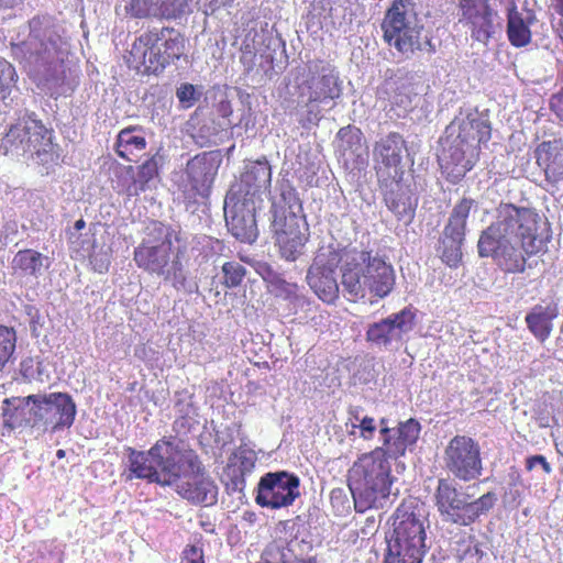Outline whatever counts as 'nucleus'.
I'll return each instance as SVG.
<instances>
[{
  "label": "nucleus",
  "mask_w": 563,
  "mask_h": 563,
  "mask_svg": "<svg viewBox=\"0 0 563 563\" xmlns=\"http://www.w3.org/2000/svg\"><path fill=\"white\" fill-rule=\"evenodd\" d=\"M384 190V201L398 220L409 221L415 214L416 203L401 179L391 180L388 185L379 184Z\"/></svg>",
  "instance_id": "nucleus-29"
},
{
  "label": "nucleus",
  "mask_w": 563,
  "mask_h": 563,
  "mask_svg": "<svg viewBox=\"0 0 563 563\" xmlns=\"http://www.w3.org/2000/svg\"><path fill=\"white\" fill-rule=\"evenodd\" d=\"M128 479H145L162 487H173L195 505L211 506L218 499V486L199 455L183 449L173 437H163L147 451L128 448Z\"/></svg>",
  "instance_id": "nucleus-1"
},
{
  "label": "nucleus",
  "mask_w": 563,
  "mask_h": 563,
  "mask_svg": "<svg viewBox=\"0 0 563 563\" xmlns=\"http://www.w3.org/2000/svg\"><path fill=\"white\" fill-rule=\"evenodd\" d=\"M445 470L461 482L477 479L483 472L481 446L468 435H454L443 451Z\"/></svg>",
  "instance_id": "nucleus-13"
},
{
  "label": "nucleus",
  "mask_w": 563,
  "mask_h": 563,
  "mask_svg": "<svg viewBox=\"0 0 563 563\" xmlns=\"http://www.w3.org/2000/svg\"><path fill=\"white\" fill-rule=\"evenodd\" d=\"M271 186L272 167L263 157L245 166L239 181L231 186L227 195L261 205L263 195L271 192Z\"/></svg>",
  "instance_id": "nucleus-16"
},
{
  "label": "nucleus",
  "mask_w": 563,
  "mask_h": 563,
  "mask_svg": "<svg viewBox=\"0 0 563 563\" xmlns=\"http://www.w3.org/2000/svg\"><path fill=\"white\" fill-rule=\"evenodd\" d=\"M550 238L534 209L500 203L497 220L479 235L477 251L481 257H492L503 273L522 274L528 258L545 252Z\"/></svg>",
  "instance_id": "nucleus-2"
},
{
  "label": "nucleus",
  "mask_w": 563,
  "mask_h": 563,
  "mask_svg": "<svg viewBox=\"0 0 563 563\" xmlns=\"http://www.w3.org/2000/svg\"><path fill=\"white\" fill-rule=\"evenodd\" d=\"M479 157L475 147L467 148L453 139L443 145L438 162L445 180L456 185L474 168Z\"/></svg>",
  "instance_id": "nucleus-19"
},
{
  "label": "nucleus",
  "mask_w": 563,
  "mask_h": 563,
  "mask_svg": "<svg viewBox=\"0 0 563 563\" xmlns=\"http://www.w3.org/2000/svg\"><path fill=\"white\" fill-rule=\"evenodd\" d=\"M45 260H47L46 256L33 249L20 250L13 257L12 268L24 276L36 278L42 274Z\"/></svg>",
  "instance_id": "nucleus-34"
},
{
  "label": "nucleus",
  "mask_w": 563,
  "mask_h": 563,
  "mask_svg": "<svg viewBox=\"0 0 563 563\" xmlns=\"http://www.w3.org/2000/svg\"><path fill=\"white\" fill-rule=\"evenodd\" d=\"M423 558L387 548L383 563H422Z\"/></svg>",
  "instance_id": "nucleus-45"
},
{
  "label": "nucleus",
  "mask_w": 563,
  "mask_h": 563,
  "mask_svg": "<svg viewBox=\"0 0 563 563\" xmlns=\"http://www.w3.org/2000/svg\"><path fill=\"white\" fill-rule=\"evenodd\" d=\"M299 487L297 475L285 471L269 472L257 484L255 501L269 509L288 507L300 496Z\"/></svg>",
  "instance_id": "nucleus-14"
},
{
  "label": "nucleus",
  "mask_w": 563,
  "mask_h": 563,
  "mask_svg": "<svg viewBox=\"0 0 563 563\" xmlns=\"http://www.w3.org/2000/svg\"><path fill=\"white\" fill-rule=\"evenodd\" d=\"M412 8L411 0H394L380 23L384 41L406 58L422 49L423 25L410 19Z\"/></svg>",
  "instance_id": "nucleus-9"
},
{
  "label": "nucleus",
  "mask_w": 563,
  "mask_h": 563,
  "mask_svg": "<svg viewBox=\"0 0 563 563\" xmlns=\"http://www.w3.org/2000/svg\"><path fill=\"white\" fill-rule=\"evenodd\" d=\"M411 104L410 96L405 92L402 89H397L391 99V110L395 108H402L407 110Z\"/></svg>",
  "instance_id": "nucleus-49"
},
{
  "label": "nucleus",
  "mask_w": 563,
  "mask_h": 563,
  "mask_svg": "<svg viewBox=\"0 0 563 563\" xmlns=\"http://www.w3.org/2000/svg\"><path fill=\"white\" fill-rule=\"evenodd\" d=\"M537 465H540L547 474L552 471L550 463L543 455H532L527 459L526 468L528 472H531Z\"/></svg>",
  "instance_id": "nucleus-50"
},
{
  "label": "nucleus",
  "mask_w": 563,
  "mask_h": 563,
  "mask_svg": "<svg viewBox=\"0 0 563 563\" xmlns=\"http://www.w3.org/2000/svg\"><path fill=\"white\" fill-rule=\"evenodd\" d=\"M346 481L356 511L383 507L393 484L391 466L384 449L360 455L349 468Z\"/></svg>",
  "instance_id": "nucleus-3"
},
{
  "label": "nucleus",
  "mask_w": 563,
  "mask_h": 563,
  "mask_svg": "<svg viewBox=\"0 0 563 563\" xmlns=\"http://www.w3.org/2000/svg\"><path fill=\"white\" fill-rule=\"evenodd\" d=\"M336 135L343 143L344 150L356 151L362 146L363 133L358 128L352 125L343 126Z\"/></svg>",
  "instance_id": "nucleus-44"
},
{
  "label": "nucleus",
  "mask_w": 563,
  "mask_h": 563,
  "mask_svg": "<svg viewBox=\"0 0 563 563\" xmlns=\"http://www.w3.org/2000/svg\"><path fill=\"white\" fill-rule=\"evenodd\" d=\"M20 374L27 382H43L44 368L40 355H29L20 364Z\"/></svg>",
  "instance_id": "nucleus-43"
},
{
  "label": "nucleus",
  "mask_w": 563,
  "mask_h": 563,
  "mask_svg": "<svg viewBox=\"0 0 563 563\" xmlns=\"http://www.w3.org/2000/svg\"><path fill=\"white\" fill-rule=\"evenodd\" d=\"M74 227H75V229H76L77 231H80V230H82V229L86 227V222H85V220H84V219H79V220H77V221L75 222V225H74Z\"/></svg>",
  "instance_id": "nucleus-58"
},
{
  "label": "nucleus",
  "mask_w": 563,
  "mask_h": 563,
  "mask_svg": "<svg viewBox=\"0 0 563 563\" xmlns=\"http://www.w3.org/2000/svg\"><path fill=\"white\" fill-rule=\"evenodd\" d=\"M339 95L336 79L333 76L322 75L309 96V103L324 102L334 99Z\"/></svg>",
  "instance_id": "nucleus-37"
},
{
  "label": "nucleus",
  "mask_w": 563,
  "mask_h": 563,
  "mask_svg": "<svg viewBox=\"0 0 563 563\" xmlns=\"http://www.w3.org/2000/svg\"><path fill=\"white\" fill-rule=\"evenodd\" d=\"M261 205L244 201L227 195L224 200V217L228 230L239 241L253 243L257 238L256 209Z\"/></svg>",
  "instance_id": "nucleus-18"
},
{
  "label": "nucleus",
  "mask_w": 563,
  "mask_h": 563,
  "mask_svg": "<svg viewBox=\"0 0 563 563\" xmlns=\"http://www.w3.org/2000/svg\"><path fill=\"white\" fill-rule=\"evenodd\" d=\"M492 139V124L488 119L478 112L468 113L457 125V134L454 137L467 148L475 147L481 156L482 146H486Z\"/></svg>",
  "instance_id": "nucleus-26"
},
{
  "label": "nucleus",
  "mask_w": 563,
  "mask_h": 563,
  "mask_svg": "<svg viewBox=\"0 0 563 563\" xmlns=\"http://www.w3.org/2000/svg\"><path fill=\"white\" fill-rule=\"evenodd\" d=\"M20 2L21 0H0V9H12Z\"/></svg>",
  "instance_id": "nucleus-55"
},
{
  "label": "nucleus",
  "mask_w": 563,
  "mask_h": 563,
  "mask_svg": "<svg viewBox=\"0 0 563 563\" xmlns=\"http://www.w3.org/2000/svg\"><path fill=\"white\" fill-rule=\"evenodd\" d=\"M559 316L558 303L551 301L547 305H536L527 313L525 321L529 331L540 341L549 338L552 331V321Z\"/></svg>",
  "instance_id": "nucleus-31"
},
{
  "label": "nucleus",
  "mask_w": 563,
  "mask_h": 563,
  "mask_svg": "<svg viewBox=\"0 0 563 563\" xmlns=\"http://www.w3.org/2000/svg\"><path fill=\"white\" fill-rule=\"evenodd\" d=\"M30 34L20 43H12L13 57L34 76L52 75L62 60L58 36L48 26H43L38 16L30 21Z\"/></svg>",
  "instance_id": "nucleus-8"
},
{
  "label": "nucleus",
  "mask_w": 563,
  "mask_h": 563,
  "mask_svg": "<svg viewBox=\"0 0 563 563\" xmlns=\"http://www.w3.org/2000/svg\"><path fill=\"white\" fill-rule=\"evenodd\" d=\"M37 395L38 428L54 433L73 426L77 407L69 394L56 391Z\"/></svg>",
  "instance_id": "nucleus-15"
},
{
  "label": "nucleus",
  "mask_w": 563,
  "mask_h": 563,
  "mask_svg": "<svg viewBox=\"0 0 563 563\" xmlns=\"http://www.w3.org/2000/svg\"><path fill=\"white\" fill-rule=\"evenodd\" d=\"M416 509V506L407 503L396 509L394 533L387 548L424 558L428 551L426 518Z\"/></svg>",
  "instance_id": "nucleus-12"
},
{
  "label": "nucleus",
  "mask_w": 563,
  "mask_h": 563,
  "mask_svg": "<svg viewBox=\"0 0 563 563\" xmlns=\"http://www.w3.org/2000/svg\"><path fill=\"white\" fill-rule=\"evenodd\" d=\"M405 150L406 142L398 132H390L376 142L374 146V158L379 184L388 185L391 180L402 178L404 170L401 169L400 163Z\"/></svg>",
  "instance_id": "nucleus-17"
},
{
  "label": "nucleus",
  "mask_w": 563,
  "mask_h": 563,
  "mask_svg": "<svg viewBox=\"0 0 563 563\" xmlns=\"http://www.w3.org/2000/svg\"><path fill=\"white\" fill-rule=\"evenodd\" d=\"M221 158L218 152H202L191 157L175 185L187 208L209 198Z\"/></svg>",
  "instance_id": "nucleus-10"
},
{
  "label": "nucleus",
  "mask_w": 563,
  "mask_h": 563,
  "mask_svg": "<svg viewBox=\"0 0 563 563\" xmlns=\"http://www.w3.org/2000/svg\"><path fill=\"white\" fill-rule=\"evenodd\" d=\"M341 260L342 257L340 255V252L334 247H320L309 268H312L313 271L319 269L328 273H335V268L340 264Z\"/></svg>",
  "instance_id": "nucleus-36"
},
{
  "label": "nucleus",
  "mask_w": 563,
  "mask_h": 563,
  "mask_svg": "<svg viewBox=\"0 0 563 563\" xmlns=\"http://www.w3.org/2000/svg\"><path fill=\"white\" fill-rule=\"evenodd\" d=\"M550 109L563 120V88L551 97Z\"/></svg>",
  "instance_id": "nucleus-52"
},
{
  "label": "nucleus",
  "mask_w": 563,
  "mask_h": 563,
  "mask_svg": "<svg viewBox=\"0 0 563 563\" xmlns=\"http://www.w3.org/2000/svg\"><path fill=\"white\" fill-rule=\"evenodd\" d=\"M295 563H318V560L314 556H310V558H307V559L296 560Z\"/></svg>",
  "instance_id": "nucleus-57"
},
{
  "label": "nucleus",
  "mask_w": 563,
  "mask_h": 563,
  "mask_svg": "<svg viewBox=\"0 0 563 563\" xmlns=\"http://www.w3.org/2000/svg\"><path fill=\"white\" fill-rule=\"evenodd\" d=\"M415 320V311L406 307L401 311L369 325L366 338L377 346H385L391 341L401 340L404 333L412 330Z\"/></svg>",
  "instance_id": "nucleus-22"
},
{
  "label": "nucleus",
  "mask_w": 563,
  "mask_h": 563,
  "mask_svg": "<svg viewBox=\"0 0 563 563\" xmlns=\"http://www.w3.org/2000/svg\"><path fill=\"white\" fill-rule=\"evenodd\" d=\"M185 51V38L170 26L152 27L135 38L129 53L131 68L142 75H159Z\"/></svg>",
  "instance_id": "nucleus-7"
},
{
  "label": "nucleus",
  "mask_w": 563,
  "mask_h": 563,
  "mask_svg": "<svg viewBox=\"0 0 563 563\" xmlns=\"http://www.w3.org/2000/svg\"><path fill=\"white\" fill-rule=\"evenodd\" d=\"M272 213L271 227L280 256L289 262L298 260L310 238L306 217L276 206H273Z\"/></svg>",
  "instance_id": "nucleus-11"
},
{
  "label": "nucleus",
  "mask_w": 563,
  "mask_h": 563,
  "mask_svg": "<svg viewBox=\"0 0 563 563\" xmlns=\"http://www.w3.org/2000/svg\"><path fill=\"white\" fill-rule=\"evenodd\" d=\"M342 286L350 301L365 298L367 291L384 298L394 288L395 272L390 264L371 251L354 252L342 268Z\"/></svg>",
  "instance_id": "nucleus-6"
},
{
  "label": "nucleus",
  "mask_w": 563,
  "mask_h": 563,
  "mask_svg": "<svg viewBox=\"0 0 563 563\" xmlns=\"http://www.w3.org/2000/svg\"><path fill=\"white\" fill-rule=\"evenodd\" d=\"M133 170H134V167L132 165L128 166L126 173H130V172H133Z\"/></svg>",
  "instance_id": "nucleus-60"
},
{
  "label": "nucleus",
  "mask_w": 563,
  "mask_h": 563,
  "mask_svg": "<svg viewBox=\"0 0 563 563\" xmlns=\"http://www.w3.org/2000/svg\"><path fill=\"white\" fill-rule=\"evenodd\" d=\"M179 102L185 108H190L196 101V89L191 84H183L176 91Z\"/></svg>",
  "instance_id": "nucleus-48"
},
{
  "label": "nucleus",
  "mask_w": 563,
  "mask_h": 563,
  "mask_svg": "<svg viewBox=\"0 0 563 563\" xmlns=\"http://www.w3.org/2000/svg\"><path fill=\"white\" fill-rule=\"evenodd\" d=\"M466 500L464 495L459 492L455 484L446 478H440L434 492V505L439 514L448 521L461 525L457 519L464 518L466 511Z\"/></svg>",
  "instance_id": "nucleus-27"
},
{
  "label": "nucleus",
  "mask_w": 563,
  "mask_h": 563,
  "mask_svg": "<svg viewBox=\"0 0 563 563\" xmlns=\"http://www.w3.org/2000/svg\"><path fill=\"white\" fill-rule=\"evenodd\" d=\"M183 255L180 249L173 250L172 229L162 222H153L147 227L146 236L134 249L133 260L139 268L162 276L175 288H180L187 282Z\"/></svg>",
  "instance_id": "nucleus-4"
},
{
  "label": "nucleus",
  "mask_w": 563,
  "mask_h": 563,
  "mask_svg": "<svg viewBox=\"0 0 563 563\" xmlns=\"http://www.w3.org/2000/svg\"><path fill=\"white\" fill-rule=\"evenodd\" d=\"M240 465L243 470H251L254 466L255 453L252 450H239Z\"/></svg>",
  "instance_id": "nucleus-53"
},
{
  "label": "nucleus",
  "mask_w": 563,
  "mask_h": 563,
  "mask_svg": "<svg viewBox=\"0 0 563 563\" xmlns=\"http://www.w3.org/2000/svg\"><path fill=\"white\" fill-rule=\"evenodd\" d=\"M555 11L563 16V0H551Z\"/></svg>",
  "instance_id": "nucleus-56"
},
{
  "label": "nucleus",
  "mask_w": 563,
  "mask_h": 563,
  "mask_svg": "<svg viewBox=\"0 0 563 563\" xmlns=\"http://www.w3.org/2000/svg\"><path fill=\"white\" fill-rule=\"evenodd\" d=\"M386 419L380 420L384 451L387 457H399L405 455L407 449L413 445L420 433V424L415 419L399 423L397 429L385 426Z\"/></svg>",
  "instance_id": "nucleus-25"
},
{
  "label": "nucleus",
  "mask_w": 563,
  "mask_h": 563,
  "mask_svg": "<svg viewBox=\"0 0 563 563\" xmlns=\"http://www.w3.org/2000/svg\"><path fill=\"white\" fill-rule=\"evenodd\" d=\"M56 456H57L58 459H63V457L65 456V451H64V450H62V449H60V450H58V451L56 452Z\"/></svg>",
  "instance_id": "nucleus-59"
},
{
  "label": "nucleus",
  "mask_w": 563,
  "mask_h": 563,
  "mask_svg": "<svg viewBox=\"0 0 563 563\" xmlns=\"http://www.w3.org/2000/svg\"><path fill=\"white\" fill-rule=\"evenodd\" d=\"M307 282L320 300L328 305L339 299V285L334 273L308 269Z\"/></svg>",
  "instance_id": "nucleus-33"
},
{
  "label": "nucleus",
  "mask_w": 563,
  "mask_h": 563,
  "mask_svg": "<svg viewBox=\"0 0 563 563\" xmlns=\"http://www.w3.org/2000/svg\"><path fill=\"white\" fill-rule=\"evenodd\" d=\"M536 164L542 170L545 183L558 188L563 183V140L542 141L534 148Z\"/></svg>",
  "instance_id": "nucleus-24"
},
{
  "label": "nucleus",
  "mask_w": 563,
  "mask_h": 563,
  "mask_svg": "<svg viewBox=\"0 0 563 563\" xmlns=\"http://www.w3.org/2000/svg\"><path fill=\"white\" fill-rule=\"evenodd\" d=\"M180 563H205L203 549L196 544H188L181 552Z\"/></svg>",
  "instance_id": "nucleus-47"
},
{
  "label": "nucleus",
  "mask_w": 563,
  "mask_h": 563,
  "mask_svg": "<svg viewBox=\"0 0 563 563\" xmlns=\"http://www.w3.org/2000/svg\"><path fill=\"white\" fill-rule=\"evenodd\" d=\"M157 12L155 0H131L125 5V13L132 19H158Z\"/></svg>",
  "instance_id": "nucleus-41"
},
{
  "label": "nucleus",
  "mask_w": 563,
  "mask_h": 563,
  "mask_svg": "<svg viewBox=\"0 0 563 563\" xmlns=\"http://www.w3.org/2000/svg\"><path fill=\"white\" fill-rule=\"evenodd\" d=\"M262 277L267 285V290L275 298L287 301L294 310L309 305V299L300 291L296 283H291L275 273L268 265L264 267Z\"/></svg>",
  "instance_id": "nucleus-28"
},
{
  "label": "nucleus",
  "mask_w": 563,
  "mask_h": 563,
  "mask_svg": "<svg viewBox=\"0 0 563 563\" xmlns=\"http://www.w3.org/2000/svg\"><path fill=\"white\" fill-rule=\"evenodd\" d=\"M361 429V437L365 440H369L373 438L374 432L376 430L375 420L371 417H364L360 420L358 424Z\"/></svg>",
  "instance_id": "nucleus-51"
},
{
  "label": "nucleus",
  "mask_w": 563,
  "mask_h": 563,
  "mask_svg": "<svg viewBox=\"0 0 563 563\" xmlns=\"http://www.w3.org/2000/svg\"><path fill=\"white\" fill-rule=\"evenodd\" d=\"M218 113L222 117V118H228L232 114L233 110H232V106H231V102L227 99L224 100H221L219 103H218Z\"/></svg>",
  "instance_id": "nucleus-54"
},
{
  "label": "nucleus",
  "mask_w": 563,
  "mask_h": 563,
  "mask_svg": "<svg viewBox=\"0 0 563 563\" xmlns=\"http://www.w3.org/2000/svg\"><path fill=\"white\" fill-rule=\"evenodd\" d=\"M57 150L54 131L34 113L24 115L11 124L0 142L1 154L32 159L37 165L46 167L58 163Z\"/></svg>",
  "instance_id": "nucleus-5"
},
{
  "label": "nucleus",
  "mask_w": 563,
  "mask_h": 563,
  "mask_svg": "<svg viewBox=\"0 0 563 563\" xmlns=\"http://www.w3.org/2000/svg\"><path fill=\"white\" fill-rule=\"evenodd\" d=\"M192 0H155L158 19L176 20L183 16Z\"/></svg>",
  "instance_id": "nucleus-40"
},
{
  "label": "nucleus",
  "mask_w": 563,
  "mask_h": 563,
  "mask_svg": "<svg viewBox=\"0 0 563 563\" xmlns=\"http://www.w3.org/2000/svg\"><path fill=\"white\" fill-rule=\"evenodd\" d=\"M475 205L476 201L474 199L463 197L453 207L448 223L444 227V235L457 244L450 254L448 252L443 254L445 263L450 266H457L461 262L462 253L460 245L465 238L467 219Z\"/></svg>",
  "instance_id": "nucleus-23"
},
{
  "label": "nucleus",
  "mask_w": 563,
  "mask_h": 563,
  "mask_svg": "<svg viewBox=\"0 0 563 563\" xmlns=\"http://www.w3.org/2000/svg\"><path fill=\"white\" fill-rule=\"evenodd\" d=\"M18 75L15 68L8 60L0 58V99L8 98L15 87Z\"/></svg>",
  "instance_id": "nucleus-42"
},
{
  "label": "nucleus",
  "mask_w": 563,
  "mask_h": 563,
  "mask_svg": "<svg viewBox=\"0 0 563 563\" xmlns=\"http://www.w3.org/2000/svg\"><path fill=\"white\" fill-rule=\"evenodd\" d=\"M147 141L141 125H129L122 129L114 142V152L126 162H136L139 154L144 152Z\"/></svg>",
  "instance_id": "nucleus-30"
},
{
  "label": "nucleus",
  "mask_w": 563,
  "mask_h": 563,
  "mask_svg": "<svg viewBox=\"0 0 563 563\" xmlns=\"http://www.w3.org/2000/svg\"><path fill=\"white\" fill-rule=\"evenodd\" d=\"M159 174V161L157 155H152L145 159L141 165L137 166L136 176L133 184L137 186V189L144 191L147 188V184L156 178Z\"/></svg>",
  "instance_id": "nucleus-38"
},
{
  "label": "nucleus",
  "mask_w": 563,
  "mask_h": 563,
  "mask_svg": "<svg viewBox=\"0 0 563 563\" xmlns=\"http://www.w3.org/2000/svg\"><path fill=\"white\" fill-rule=\"evenodd\" d=\"M222 273V285L225 288H236L240 287L245 277H246V268L236 261L225 262L221 267Z\"/></svg>",
  "instance_id": "nucleus-39"
},
{
  "label": "nucleus",
  "mask_w": 563,
  "mask_h": 563,
  "mask_svg": "<svg viewBox=\"0 0 563 563\" xmlns=\"http://www.w3.org/2000/svg\"><path fill=\"white\" fill-rule=\"evenodd\" d=\"M38 402L37 394L3 399L1 405L3 429L8 432L15 429H37Z\"/></svg>",
  "instance_id": "nucleus-21"
},
{
  "label": "nucleus",
  "mask_w": 563,
  "mask_h": 563,
  "mask_svg": "<svg viewBox=\"0 0 563 563\" xmlns=\"http://www.w3.org/2000/svg\"><path fill=\"white\" fill-rule=\"evenodd\" d=\"M496 500V494L488 492L473 501H467L464 518H460L457 521L461 522V526L474 523L481 516L487 514L494 507Z\"/></svg>",
  "instance_id": "nucleus-35"
},
{
  "label": "nucleus",
  "mask_w": 563,
  "mask_h": 563,
  "mask_svg": "<svg viewBox=\"0 0 563 563\" xmlns=\"http://www.w3.org/2000/svg\"><path fill=\"white\" fill-rule=\"evenodd\" d=\"M16 333L13 328L0 324V352H14Z\"/></svg>",
  "instance_id": "nucleus-46"
},
{
  "label": "nucleus",
  "mask_w": 563,
  "mask_h": 563,
  "mask_svg": "<svg viewBox=\"0 0 563 563\" xmlns=\"http://www.w3.org/2000/svg\"><path fill=\"white\" fill-rule=\"evenodd\" d=\"M534 22V15L531 12L523 18L520 12L512 8L507 16V36L510 44L515 47H525L531 42L530 25Z\"/></svg>",
  "instance_id": "nucleus-32"
},
{
  "label": "nucleus",
  "mask_w": 563,
  "mask_h": 563,
  "mask_svg": "<svg viewBox=\"0 0 563 563\" xmlns=\"http://www.w3.org/2000/svg\"><path fill=\"white\" fill-rule=\"evenodd\" d=\"M461 16L459 22L467 26L473 40L487 42L494 33L496 14L489 0H460Z\"/></svg>",
  "instance_id": "nucleus-20"
}]
</instances>
